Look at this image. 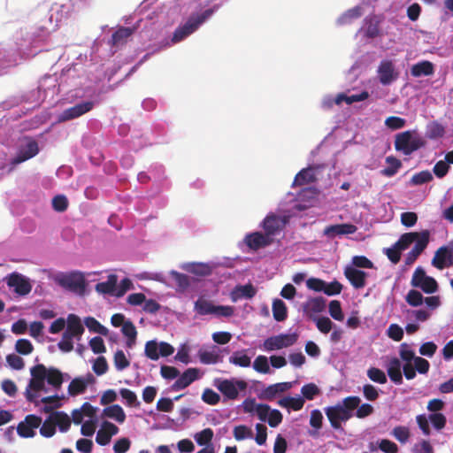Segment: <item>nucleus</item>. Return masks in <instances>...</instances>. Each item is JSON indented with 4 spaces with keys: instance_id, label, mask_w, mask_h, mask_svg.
Returning a JSON list of instances; mask_svg holds the SVG:
<instances>
[{
    "instance_id": "f257e3e1",
    "label": "nucleus",
    "mask_w": 453,
    "mask_h": 453,
    "mask_svg": "<svg viewBox=\"0 0 453 453\" xmlns=\"http://www.w3.org/2000/svg\"><path fill=\"white\" fill-rule=\"evenodd\" d=\"M426 144V140L414 130H407L399 133L395 138V149L397 151H401L405 156H409L414 151L425 147Z\"/></svg>"
},
{
    "instance_id": "f03ea898",
    "label": "nucleus",
    "mask_w": 453,
    "mask_h": 453,
    "mask_svg": "<svg viewBox=\"0 0 453 453\" xmlns=\"http://www.w3.org/2000/svg\"><path fill=\"white\" fill-rule=\"evenodd\" d=\"M411 284L414 288H421L426 294H433L438 290V283L431 276H427L422 267L415 269Z\"/></svg>"
},
{
    "instance_id": "7ed1b4c3",
    "label": "nucleus",
    "mask_w": 453,
    "mask_h": 453,
    "mask_svg": "<svg viewBox=\"0 0 453 453\" xmlns=\"http://www.w3.org/2000/svg\"><path fill=\"white\" fill-rule=\"evenodd\" d=\"M248 384L242 380H221L217 383V388L219 392L229 400H235L238 398L239 390L243 391L247 388Z\"/></svg>"
},
{
    "instance_id": "20e7f679",
    "label": "nucleus",
    "mask_w": 453,
    "mask_h": 453,
    "mask_svg": "<svg viewBox=\"0 0 453 453\" xmlns=\"http://www.w3.org/2000/svg\"><path fill=\"white\" fill-rule=\"evenodd\" d=\"M431 264L438 270L453 266V240L448 245L441 246L436 250Z\"/></svg>"
},
{
    "instance_id": "39448f33",
    "label": "nucleus",
    "mask_w": 453,
    "mask_h": 453,
    "mask_svg": "<svg viewBox=\"0 0 453 453\" xmlns=\"http://www.w3.org/2000/svg\"><path fill=\"white\" fill-rule=\"evenodd\" d=\"M297 339L298 335L296 333L280 334L265 339L263 347L267 351H273L294 345Z\"/></svg>"
},
{
    "instance_id": "423d86ee",
    "label": "nucleus",
    "mask_w": 453,
    "mask_h": 453,
    "mask_svg": "<svg viewBox=\"0 0 453 453\" xmlns=\"http://www.w3.org/2000/svg\"><path fill=\"white\" fill-rule=\"evenodd\" d=\"M58 283L61 287L78 294L82 295L86 288L85 277L81 273H71L69 274L62 276L58 280Z\"/></svg>"
},
{
    "instance_id": "0eeeda50",
    "label": "nucleus",
    "mask_w": 453,
    "mask_h": 453,
    "mask_svg": "<svg viewBox=\"0 0 453 453\" xmlns=\"http://www.w3.org/2000/svg\"><path fill=\"white\" fill-rule=\"evenodd\" d=\"M234 308L229 305H216L211 302L200 300V315H214L217 318H229L234 315Z\"/></svg>"
},
{
    "instance_id": "6e6552de",
    "label": "nucleus",
    "mask_w": 453,
    "mask_h": 453,
    "mask_svg": "<svg viewBox=\"0 0 453 453\" xmlns=\"http://www.w3.org/2000/svg\"><path fill=\"white\" fill-rule=\"evenodd\" d=\"M198 28V14L193 13L188 20L183 24L179 26L171 39L173 43H178L184 39H186L188 35L193 34Z\"/></svg>"
},
{
    "instance_id": "1a4fd4ad",
    "label": "nucleus",
    "mask_w": 453,
    "mask_h": 453,
    "mask_svg": "<svg viewBox=\"0 0 453 453\" xmlns=\"http://www.w3.org/2000/svg\"><path fill=\"white\" fill-rule=\"evenodd\" d=\"M325 413L334 429H340L342 427L341 423L349 420L352 417V413H349L348 410L342 407V404L326 408Z\"/></svg>"
},
{
    "instance_id": "9d476101",
    "label": "nucleus",
    "mask_w": 453,
    "mask_h": 453,
    "mask_svg": "<svg viewBox=\"0 0 453 453\" xmlns=\"http://www.w3.org/2000/svg\"><path fill=\"white\" fill-rule=\"evenodd\" d=\"M7 285L10 288H13L14 292L19 296H26L29 294L32 289L29 280L17 273L9 275Z\"/></svg>"
},
{
    "instance_id": "9b49d317",
    "label": "nucleus",
    "mask_w": 453,
    "mask_h": 453,
    "mask_svg": "<svg viewBox=\"0 0 453 453\" xmlns=\"http://www.w3.org/2000/svg\"><path fill=\"white\" fill-rule=\"evenodd\" d=\"M94 107L91 101L82 102L65 110L59 117L60 121H67L90 111Z\"/></svg>"
},
{
    "instance_id": "f8f14e48",
    "label": "nucleus",
    "mask_w": 453,
    "mask_h": 453,
    "mask_svg": "<svg viewBox=\"0 0 453 453\" xmlns=\"http://www.w3.org/2000/svg\"><path fill=\"white\" fill-rule=\"evenodd\" d=\"M273 239H270L265 234L254 232L248 234L244 238L245 244L252 250H258L271 245Z\"/></svg>"
},
{
    "instance_id": "ddd939ff",
    "label": "nucleus",
    "mask_w": 453,
    "mask_h": 453,
    "mask_svg": "<svg viewBox=\"0 0 453 453\" xmlns=\"http://www.w3.org/2000/svg\"><path fill=\"white\" fill-rule=\"evenodd\" d=\"M379 80L383 85H389L398 78L395 66L390 60H382L378 67Z\"/></svg>"
},
{
    "instance_id": "4468645a",
    "label": "nucleus",
    "mask_w": 453,
    "mask_h": 453,
    "mask_svg": "<svg viewBox=\"0 0 453 453\" xmlns=\"http://www.w3.org/2000/svg\"><path fill=\"white\" fill-rule=\"evenodd\" d=\"M429 234L427 230L422 231V237L418 240L412 250L407 254L404 261L405 265H412L424 251L429 242Z\"/></svg>"
},
{
    "instance_id": "2eb2a0df",
    "label": "nucleus",
    "mask_w": 453,
    "mask_h": 453,
    "mask_svg": "<svg viewBox=\"0 0 453 453\" xmlns=\"http://www.w3.org/2000/svg\"><path fill=\"white\" fill-rule=\"evenodd\" d=\"M285 220L276 215H268L263 221L265 234L273 239V236L279 233L284 226Z\"/></svg>"
},
{
    "instance_id": "dca6fc26",
    "label": "nucleus",
    "mask_w": 453,
    "mask_h": 453,
    "mask_svg": "<svg viewBox=\"0 0 453 453\" xmlns=\"http://www.w3.org/2000/svg\"><path fill=\"white\" fill-rule=\"evenodd\" d=\"M39 152L38 143L35 140H30L24 148H21L17 156L12 160V164L16 165L21 164Z\"/></svg>"
},
{
    "instance_id": "f3484780",
    "label": "nucleus",
    "mask_w": 453,
    "mask_h": 453,
    "mask_svg": "<svg viewBox=\"0 0 453 453\" xmlns=\"http://www.w3.org/2000/svg\"><path fill=\"white\" fill-rule=\"evenodd\" d=\"M326 308V299L322 296L308 299L303 305V312L313 319L312 315L322 312Z\"/></svg>"
},
{
    "instance_id": "a211bd4d",
    "label": "nucleus",
    "mask_w": 453,
    "mask_h": 453,
    "mask_svg": "<svg viewBox=\"0 0 453 453\" xmlns=\"http://www.w3.org/2000/svg\"><path fill=\"white\" fill-rule=\"evenodd\" d=\"M345 277L355 288H363L366 282L367 273L354 267H347L344 272Z\"/></svg>"
},
{
    "instance_id": "6ab92c4d",
    "label": "nucleus",
    "mask_w": 453,
    "mask_h": 453,
    "mask_svg": "<svg viewBox=\"0 0 453 453\" xmlns=\"http://www.w3.org/2000/svg\"><path fill=\"white\" fill-rule=\"evenodd\" d=\"M66 329L64 332L65 334L71 337L81 338L84 332V327L81 324V319L75 314H69L66 319Z\"/></svg>"
},
{
    "instance_id": "aec40b11",
    "label": "nucleus",
    "mask_w": 453,
    "mask_h": 453,
    "mask_svg": "<svg viewBox=\"0 0 453 453\" xmlns=\"http://www.w3.org/2000/svg\"><path fill=\"white\" fill-rule=\"evenodd\" d=\"M357 229V226L353 224H336L326 226L324 229V234L334 238L336 235L354 234Z\"/></svg>"
},
{
    "instance_id": "412c9836",
    "label": "nucleus",
    "mask_w": 453,
    "mask_h": 453,
    "mask_svg": "<svg viewBox=\"0 0 453 453\" xmlns=\"http://www.w3.org/2000/svg\"><path fill=\"white\" fill-rule=\"evenodd\" d=\"M46 391L45 389V379L32 377L29 380L27 387L26 388L25 395L28 402H35L36 395L33 392Z\"/></svg>"
},
{
    "instance_id": "4be33fe9",
    "label": "nucleus",
    "mask_w": 453,
    "mask_h": 453,
    "mask_svg": "<svg viewBox=\"0 0 453 453\" xmlns=\"http://www.w3.org/2000/svg\"><path fill=\"white\" fill-rule=\"evenodd\" d=\"M256 294L257 289L251 283L237 285L231 292V298L234 302L242 298L251 299Z\"/></svg>"
},
{
    "instance_id": "5701e85b",
    "label": "nucleus",
    "mask_w": 453,
    "mask_h": 453,
    "mask_svg": "<svg viewBox=\"0 0 453 453\" xmlns=\"http://www.w3.org/2000/svg\"><path fill=\"white\" fill-rule=\"evenodd\" d=\"M198 378V369L193 368L187 370L182 375H180L173 383V389L180 390L187 388L194 380Z\"/></svg>"
},
{
    "instance_id": "b1692460",
    "label": "nucleus",
    "mask_w": 453,
    "mask_h": 453,
    "mask_svg": "<svg viewBox=\"0 0 453 453\" xmlns=\"http://www.w3.org/2000/svg\"><path fill=\"white\" fill-rule=\"evenodd\" d=\"M134 29L131 27H121L118 28L111 35V44L114 47H119L127 43L128 38L134 34Z\"/></svg>"
},
{
    "instance_id": "393cba45",
    "label": "nucleus",
    "mask_w": 453,
    "mask_h": 453,
    "mask_svg": "<svg viewBox=\"0 0 453 453\" xmlns=\"http://www.w3.org/2000/svg\"><path fill=\"white\" fill-rule=\"evenodd\" d=\"M291 388L290 382H280L268 386L263 390L261 397L266 400H273L277 394L283 393Z\"/></svg>"
},
{
    "instance_id": "a878e982",
    "label": "nucleus",
    "mask_w": 453,
    "mask_h": 453,
    "mask_svg": "<svg viewBox=\"0 0 453 453\" xmlns=\"http://www.w3.org/2000/svg\"><path fill=\"white\" fill-rule=\"evenodd\" d=\"M388 375L389 376L390 380L397 384L401 385L403 383V374L401 372V362L398 358L394 357L389 361V364L388 365Z\"/></svg>"
},
{
    "instance_id": "bb28decb",
    "label": "nucleus",
    "mask_w": 453,
    "mask_h": 453,
    "mask_svg": "<svg viewBox=\"0 0 453 453\" xmlns=\"http://www.w3.org/2000/svg\"><path fill=\"white\" fill-rule=\"evenodd\" d=\"M434 73L433 63L427 60L418 62L411 66V73L414 77L429 76Z\"/></svg>"
},
{
    "instance_id": "cd10ccee",
    "label": "nucleus",
    "mask_w": 453,
    "mask_h": 453,
    "mask_svg": "<svg viewBox=\"0 0 453 453\" xmlns=\"http://www.w3.org/2000/svg\"><path fill=\"white\" fill-rule=\"evenodd\" d=\"M93 380L91 374L88 375V380L83 378H74L68 386V393L71 395H77L85 392L87 386Z\"/></svg>"
},
{
    "instance_id": "c85d7f7f",
    "label": "nucleus",
    "mask_w": 453,
    "mask_h": 453,
    "mask_svg": "<svg viewBox=\"0 0 453 453\" xmlns=\"http://www.w3.org/2000/svg\"><path fill=\"white\" fill-rule=\"evenodd\" d=\"M422 237V232H410L402 234L395 245L402 250H406L411 243L417 242Z\"/></svg>"
},
{
    "instance_id": "c756f323",
    "label": "nucleus",
    "mask_w": 453,
    "mask_h": 453,
    "mask_svg": "<svg viewBox=\"0 0 453 453\" xmlns=\"http://www.w3.org/2000/svg\"><path fill=\"white\" fill-rule=\"evenodd\" d=\"M278 404L283 408L300 411L303 407L304 399L301 396H285L278 401Z\"/></svg>"
},
{
    "instance_id": "7c9ffc66",
    "label": "nucleus",
    "mask_w": 453,
    "mask_h": 453,
    "mask_svg": "<svg viewBox=\"0 0 453 453\" xmlns=\"http://www.w3.org/2000/svg\"><path fill=\"white\" fill-rule=\"evenodd\" d=\"M104 415L107 418H113L119 423H123L126 419V414L122 407L119 404H112L104 409Z\"/></svg>"
},
{
    "instance_id": "2f4dec72",
    "label": "nucleus",
    "mask_w": 453,
    "mask_h": 453,
    "mask_svg": "<svg viewBox=\"0 0 453 453\" xmlns=\"http://www.w3.org/2000/svg\"><path fill=\"white\" fill-rule=\"evenodd\" d=\"M118 278L115 274H110L106 281L96 285V290L102 294H113L116 289Z\"/></svg>"
},
{
    "instance_id": "473e14b6",
    "label": "nucleus",
    "mask_w": 453,
    "mask_h": 453,
    "mask_svg": "<svg viewBox=\"0 0 453 453\" xmlns=\"http://www.w3.org/2000/svg\"><path fill=\"white\" fill-rule=\"evenodd\" d=\"M246 352V349L234 352L229 357V363L240 367H249L251 364V359Z\"/></svg>"
},
{
    "instance_id": "72a5a7b5",
    "label": "nucleus",
    "mask_w": 453,
    "mask_h": 453,
    "mask_svg": "<svg viewBox=\"0 0 453 453\" xmlns=\"http://www.w3.org/2000/svg\"><path fill=\"white\" fill-rule=\"evenodd\" d=\"M315 180L316 178L311 169H303L296 175L292 186H303L313 182Z\"/></svg>"
},
{
    "instance_id": "f704fd0d",
    "label": "nucleus",
    "mask_w": 453,
    "mask_h": 453,
    "mask_svg": "<svg viewBox=\"0 0 453 453\" xmlns=\"http://www.w3.org/2000/svg\"><path fill=\"white\" fill-rule=\"evenodd\" d=\"M273 316L276 321H284L288 317V309L280 299H275L273 303Z\"/></svg>"
},
{
    "instance_id": "c9c22d12",
    "label": "nucleus",
    "mask_w": 453,
    "mask_h": 453,
    "mask_svg": "<svg viewBox=\"0 0 453 453\" xmlns=\"http://www.w3.org/2000/svg\"><path fill=\"white\" fill-rule=\"evenodd\" d=\"M386 162L389 165L388 167L384 168L383 170H381V174L386 177L394 176L395 174H396L398 170L402 167V162L398 158H396L393 156L387 157Z\"/></svg>"
},
{
    "instance_id": "e433bc0d",
    "label": "nucleus",
    "mask_w": 453,
    "mask_h": 453,
    "mask_svg": "<svg viewBox=\"0 0 453 453\" xmlns=\"http://www.w3.org/2000/svg\"><path fill=\"white\" fill-rule=\"evenodd\" d=\"M121 332L127 338V346L131 348L135 343L137 335L134 325L130 320L126 321L122 326Z\"/></svg>"
},
{
    "instance_id": "4c0bfd02",
    "label": "nucleus",
    "mask_w": 453,
    "mask_h": 453,
    "mask_svg": "<svg viewBox=\"0 0 453 453\" xmlns=\"http://www.w3.org/2000/svg\"><path fill=\"white\" fill-rule=\"evenodd\" d=\"M54 423L58 426L61 432H66L71 426V419L69 416L62 411H57L51 414Z\"/></svg>"
},
{
    "instance_id": "58836bf2",
    "label": "nucleus",
    "mask_w": 453,
    "mask_h": 453,
    "mask_svg": "<svg viewBox=\"0 0 453 453\" xmlns=\"http://www.w3.org/2000/svg\"><path fill=\"white\" fill-rule=\"evenodd\" d=\"M46 380L50 385L58 389L63 383L62 372L57 368L50 367L48 369Z\"/></svg>"
},
{
    "instance_id": "ea45409f",
    "label": "nucleus",
    "mask_w": 453,
    "mask_h": 453,
    "mask_svg": "<svg viewBox=\"0 0 453 453\" xmlns=\"http://www.w3.org/2000/svg\"><path fill=\"white\" fill-rule=\"evenodd\" d=\"M84 322L89 331L93 333H97L102 335L108 334V329L105 326H104L99 321H97L95 318L88 317L85 319Z\"/></svg>"
},
{
    "instance_id": "a19ab883",
    "label": "nucleus",
    "mask_w": 453,
    "mask_h": 453,
    "mask_svg": "<svg viewBox=\"0 0 453 453\" xmlns=\"http://www.w3.org/2000/svg\"><path fill=\"white\" fill-rule=\"evenodd\" d=\"M170 275L173 280L179 291H184L189 286V278L186 274L180 273L176 271H172L170 273Z\"/></svg>"
},
{
    "instance_id": "79ce46f5",
    "label": "nucleus",
    "mask_w": 453,
    "mask_h": 453,
    "mask_svg": "<svg viewBox=\"0 0 453 453\" xmlns=\"http://www.w3.org/2000/svg\"><path fill=\"white\" fill-rule=\"evenodd\" d=\"M444 134V127L438 122L434 121L427 126L426 137L431 140L441 138Z\"/></svg>"
},
{
    "instance_id": "37998d69",
    "label": "nucleus",
    "mask_w": 453,
    "mask_h": 453,
    "mask_svg": "<svg viewBox=\"0 0 453 453\" xmlns=\"http://www.w3.org/2000/svg\"><path fill=\"white\" fill-rule=\"evenodd\" d=\"M391 434L402 444L406 443L411 436L410 429L404 426H395Z\"/></svg>"
},
{
    "instance_id": "c03bdc74",
    "label": "nucleus",
    "mask_w": 453,
    "mask_h": 453,
    "mask_svg": "<svg viewBox=\"0 0 453 453\" xmlns=\"http://www.w3.org/2000/svg\"><path fill=\"white\" fill-rule=\"evenodd\" d=\"M56 433V423H54L53 418L50 415L47 419L44 420L41 428L40 434L44 437H51Z\"/></svg>"
},
{
    "instance_id": "a18cd8bd",
    "label": "nucleus",
    "mask_w": 453,
    "mask_h": 453,
    "mask_svg": "<svg viewBox=\"0 0 453 453\" xmlns=\"http://www.w3.org/2000/svg\"><path fill=\"white\" fill-rule=\"evenodd\" d=\"M328 311L330 316L338 321H342L344 319V315L342 310L341 302L338 300H332L329 303Z\"/></svg>"
},
{
    "instance_id": "49530a36",
    "label": "nucleus",
    "mask_w": 453,
    "mask_h": 453,
    "mask_svg": "<svg viewBox=\"0 0 453 453\" xmlns=\"http://www.w3.org/2000/svg\"><path fill=\"white\" fill-rule=\"evenodd\" d=\"M368 378L373 382L385 384L387 382V376L385 372L376 367H371L367 370Z\"/></svg>"
},
{
    "instance_id": "de8ad7c7",
    "label": "nucleus",
    "mask_w": 453,
    "mask_h": 453,
    "mask_svg": "<svg viewBox=\"0 0 453 453\" xmlns=\"http://www.w3.org/2000/svg\"><path fill=\"white\" fill-rule=\"evenodd\" d=\"M301 393L303 394V399L313 400L316 395H319L320 390L316 384L308 383L303 386Z\"/></svg>"
},
{
    "instance_id": "09e8293b",
    "label": "nucleus",
    "mask_w": 453,
    "mask_h": 453,
    "mask_svg": "<svg viewBox=\"0 0 453 453\" xmlns=\"http://www.w3.org/2000/svg\"><path fill=\"white\" fill-rule=\"evenodd\" d=\"M114 365L117 370L122 371L126 368H127L130 365V362L126 357L125 353L123 350L119 349L115 352L114 357H113Z\"/></svg>"
},
{
    "instance_id": "8fccbe9b",
    "label": "nucleus",
    "mask_w": 453,
    "mask_h": 453,
    "mask_svg": "<svg viewBox=\"0 0 453 453\" xmlns=\"http://www.w3.org/2000/svg\"><path fill=\"white\" fill-rule=\"evenodd\" d=\"M253 368L255 371L260 373H269L270 366L268 364V359L265 356H258L256 357L253 363Z\"/></svg>"
},
{
    "instance_id": "3c124183",
    "label": "nucleus",
    "mask_w": 453,
    "mask_h": 453,
    "mask_svg": "<svg viewBox=\"0 0 453 453\" xmlns=\"http://www.w3.org/2000/svg\"><path fill=\"white\" fill-rule=\"evenodd\" d=\"M405 300L411 306L417 307L423 303L424 297L418 290L411 289L408 292Z\"/></svg>"
},
{
    "instance_id": "603ef678",
    "label": "nucleus",
    "mask_w": 453,
    "mask_h": 453,
    "mask_svg": "<svg viewBox=\"0 0 453 453\" xmlns=\"http://www.w3.org/2000/svg\"><path fill=\"white\" fill-rule=\"evenodd\" d=\"M432 180H433L432 173L429 171L426 170V171H421L418 173H415L411 177V182L413 185H422V184L431 181Z\"/></svg>"
},
{
    "instance_id": "864d4df0",
    "label": "nucleus",
    "mask_w": 453,
    "mask_h": 453,
    "mask_svg": "<svg viewBox=\"0 0 453 453\" xmlns=\"http://www.w3.org/2000/svg\"><path fill=\"white\" fill-rule=\"evenodd\" d=\"M15 349L21 355H28L32 353L34 347L27 339H19L16 342Z\"/></svg>"
},
{
    "instance_id": "5fc2aeb1",
    "label": "nucleus",
    "mask_w": 453,
    "mask_h": 453,
    "mask_svg": "<svg viewBox=\"0 0 453 453\" xmlns=\"http://www.w3.org/2000/svg\"><path fill=\"white\" fill-rule=\"evenodd\" d=\"M145 355L151 360L159 358L158 344L156 341H149L145 344Z\"/></svg>"
},
{
    "instance_id": "6e6d98bb",
    "label": "nucleus",
    "mask_w": 453,
    "mask_h": 453,
    "mask_svg": "<svg viewBox=\"0 0 453 453\" xmlns=\"http://www.w3.org/2000/svg\"><path fill=\"white\" fill-rule=\"evenodd\" d=\"M121 397L126 400L128 406H139L140 403L137 400V396L134 392L128 388H121L119 391Z\"/></svg>"
},
{
    "instance_id": "4d7b16f0",
    "label": "nucleus",
    "mask_w": 453,
    "mask_h": 453,
    "mask_svg": "<svg viewBox=\"0 0 453 453\" xmlns=\"http://www.w3.org/2000/svg\"><path fill=\"white\" fill-rule=\"evenodd\" d=\"M52 207L56 211L63 212L68 207V200L64 195H58L52 199Z\"/></svg>"
},
{
    "instance_id": "13d9d810",
    "label": "nucleus",
    "mask_w": 453,
    "mask_h": 453,
    "mask_svg": "<svg viewBox=\"0 0 453 453\" xmlns=\"http://www.w3.org/2000/svg\"><path fill=\"white\" fill-rule=\"evenodd\" d=\"M313 320L316 321V326L318 329L323 333L327 334L332 330L333 322L327 317H320V318H313Z\"/></svg>"
},
{
    "instance_id": "bf43d9fd",
    "label": "nucleus",
    "mask_w": 453,
    "mask_h": 453,
    "mask_svg": "<svg viewBox=\"0 0 453 453\" xmlns=\"http://www.w3.org/2000/svg\"><path fill=\"white\" fill-rule=\"evenodd\" d=\"M399 355L403 361L409 364H411V361L414 362V358L417 357L415 352L411 349L407 343L401 344Z\"/></svg>"
},
{
    "instance_id": "052dcab7",
    "label": "nucleus",
    "mask_w": 453,
    "mask_h": 453,
    "mask_svg": "<svg viewBox=\"0 0 453 453\" xmlns=\"http://www.w3.org/2000/svg\"><path fill=\"white\" fill-rule=\"evenodd\" d=\"M94 372L100 376L104 374L108 370V364L104 357H98L92 366Z\"/></svg>"
},
{
    "instance_id": "680f3d73",
    "label": "nucleus",
    "mask_w": 453,
    "mask_h": 453,
    "mask_svg": "<svg viewBox=\"0 0 453 453\" xmlns=\"http://www.w3.org/2000/svg\"><path fill=\"white\" fill-rule=\"evenodd\" d=\"M405 123L406 121L404 119L396 116H390L385 120V125L392 130L403 128L405 126Z\"/></svg>"
},
{
    "instance_id": "e2e57ef3",
    "label": "nucleus",
    "mask_w": 453,
    "mask_h": 453,
    "mask_svg": "<svg viewBox=\"0 0 453 453\" xmlns=\"http://www.w3.org/2000/svg\"><path fill=\"white\" fill-rule=\"evenodd\" d=\"M387 333L388 336L395 342H400L403 337V330L397 324H391L388 326Z\"/></svg>"
},
{
    "instance_id": "0e129e2a",
    "label": "nucleus",
    "mask_w": 453,
    "mask_h": 453,
    "mask_svg": "<svg viewBox=\"0 0 453 453\" xmlns=\"http://www.w3.org/2000/svg\"><path fill=\"white\" fill-rule=\"evenodd\" d=\"M89 346L95 354H101L106 351L104 340L100 336L93 337L89 341Z\"/></svg>"
},
{
    "instance_id": "69168bd1",
    "label": "nucleus",
    "mask_w": 453,
    "mask_h": 453,
    "mask_svg": "<svg viewBox=\"0 0 453 453\" xmlns=\"http://www.w3.org/2000/svg\"><path fill=\"white\" fill-rule=\"evenodd\" d=\"M429 420L431 421L433 426L441 430L446 426V417L442 413H433L429 415Z\"/></svg>"
},
{
    "instance_id": "338daca9",
    "label": "nucleus",
    "mask_w": 453,
    "mask_h": 453,
    "mask_svg": "<svg viewBox=\"0 0 453 453\" xmlns=\"http://www.w3.org/2000/svg\"><path fill=\"white\" fill-rule=\"evenodd\" d=\"M379 449L385 453H397V445L388 439H382L378 442Z\"/></svg>"
},
{
    "instance_id": "774afa93",
    "label": "nucleus",
    "mask_w": 453,
    "mask_h": 453,
    "mask_svg": "<svg viewBox=\"0 0 453 453\" xmlns=\"http://www.w3.org/2000/svg\"><path fill=\"white\" fill-rule=\"evenodd\" d=\"M252 436V431L246 426L241 425L234 428V437L237 441L244 440Z\"/></svg>"
}]
</instances>
